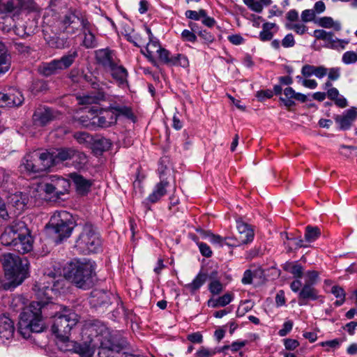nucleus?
<instances>
[{
  "label": "nucleus",
  "mask_w": 357,
  "mask_h": 357,
  "mask_svg": "<svg viewBox=\"0 0 357 357\" xmlns=\"http://www.w3.org/2000/svg\"><path fill=\"white\" fill-rule=\"evenodd\" d=\"M253 307L254 303L250 300H245L241 302L236 310V316L238 317L244 316L247 312L250 311Z\"/></svg>",
  "instance_id": "obj_46"
},
{
  "label": "nucleus",
  "mask_w": 357,
  "mask_h": 357,
  "mask_svg": "<svg viewBox=\"0 0 357 357\" xmlns=\"http://www.w3.org/2000/svg\"><path fill=\"white\" fill-rule=\"evenodd\" d=\"M43 33L44 38L50 47L62 48L64 47V40L56 36V34L55 33H54V36H52L50 34L47 33V31L44 30Z\"/></svg>",
  "instance_id": "obj_40"
},
{
  "label": "nucleus",
  "mask_w": 357,
  "mask_h": 357,
  "mask_svg": "<svg viewBox=\"0 0 357 357\" xmlns=\"http://www.w3.org/2000/svg\"><path fill=\"white\" fill-rule=\"evenodd\" d=\"M19 222L20 221H15L12 225L5 229L4 231L0 236V241L3 245L15 247V243L17 241V236L20 233V229L17 227Z\"/></svg>",
  "instance_id": "obj_22"
},
{
  "label": "nucleus",
  "mask_w": 357,
  "mask_h": 357,
  "mask_svg": "<svg viewBox=\"0 0 357 357\" xmlns=\"http://www.w3.org/2000/svg\"><path fill=\"white\" fill-rule=\"evenodd\" d=\"M77 56V51L71 50L59 59H54L49 63H44L40 68V73L46 77L56 74L61 70L70 68Z\"/></svg>",
  "instance_id": "obj_10"
},
{
  "label": "nucleus",
  "mask_w": 357,
  "mask_h": 357,
  "mask_svg": "<svg viewBox=\"0 0 357 357\" xmlns=\"http://www.w3.org/2000/svg\"><path fill=\"white\" fill-rule=\"evenodd\" d=\"M116 123V116L109 106L102 108L98 105L91 106V126L106 128Z\"/></svg>",
  "instance_id": "obj_9"
},
{
  "label": "nucleus",
  "mask_w": 357,
  "mask_h": 357,
  "mask_svg": "<svg viewBox=\"0 0 357 357\" xmlns=\"http://www.w3.org/2000/svg\"><path fill=\"white\" fill-rule=\"evenodd\" d=\"M58 348L64 352L79 354V357H89V343H78L69 340V335L63 338H57Z\"/></svg>",
  "instance_id": "obj_12"
},
{
  "label": "nucleus",
  "mask_w": 357,
  "mask_h": 357,
  "mask_svg": "<svg viewBox=\"0 0 357 357\" xmlns=\"http://www.w3.org/2000/svg\"><path fill=\"white\" fill-rule=\"evenodd\" d=\"M75 154V151L72 149H60L52 152H43L42 159L48 165V169L52 166L71 159Z\"/></svg>",
  "instance_id": "obj_13"
},
{
  "label": "nucleus",
  "mask_w": 357,
  "mask_h": 357,
  "mask_svg": "<svg viewBox=\"0 0 357 357\" xmlns=\"http://www.w3.org/2000/svg\"><path fill=\"white\" fill-rule=\"evenodd\" d=\"M319 26L331 29L333 28L334 30L338 31L341 30V24L339 22H335L331 17H322L317 21Z\"/></svg>",
  "instance_id": "obj_38"
},
{
  "label": "nucleus",
  "mask_w": 357,
  "mask_h": 357,
  "mask_svg": "<svg viewBox=\"0 0 357 357\" xmlns=\"http://www.w3.org/2000/svg\"><path fill=\"white\" fill-rule=\"evenodd\" d=\"M215 354V349H209L205 347H202L196 352L195 356L196 357H212Z\"/></svg>",
  "instance_id": "obj_60"
},
{
  "label": "nucleus",
  "mask_w": 357,
  "mask_h": 357,
  "mask_svg": "<svg viewBox=\"0 0 357 357\" xmlns=\"http://www.w3.org/2000/svg\"><path fill=\"white\" fill-rule=\"evenodd\" d=\"M102 251V241L100 232L91 225V253Z\"/></svg>",
  "instance_id": "obj_31"
},
{
  "label": "nucleus",
  "mask_w": 357,
  "mask_h": 357,
  "mask_svg": "<svg viewBox=\"0 0 357 357\" xmlns=\"http://www.w3.org/2000/svg\"><path fill=\"white\" fill-rule=\"evenodd\" d=\"M207 280V275L203 272H199L194 280L185 285V289L191 294H195L202 287Z\"/></svg>",
  "instance_id": "obj_30"
},
{
  "label": "nucleus",
  "mask_w": 357,
  "mask_h": 357,
  "mask_svg": "<svg viewBox=\"0 0 357 357\" xmlns=\"http://www.w3.org/2000/svg\"><path fill=\"white\" fill-rule=\"evenodd\" d=\"M87 21L81 18L75 11H68L61 15L59 20L52 26V31L56 34L65 33L67 34H74L77 31L87 29Z\"/></svg>",
  "instance_id": "obj_5"
},
{
  "label": "nucleus",
  "mask_w": 357,
  "mask_h": 357,
  "mask_svg": "<svg viewBox=\"0 0 357 357\" xmlns=\"http://www.w3.org/2000/svg\"><path fill=\"white\" fill-rule=\"evenodd\" d=\"M126 38L128 41L133 43L136 47L144 46L146 43V40H144L142 37L138 33H129L126 36Z\"/></svg>",
  "instance_id": "obj_53"
},
{
  "label": "nucleus",
  "mask_w": 357,
  "mask_h": 357,
  "mask_svg": "<svg viewBox=\"0 0 357 357\" xmlns=\"http://www.w3.org/2000/svg\"><path fill=\"white\" fill-rule=\"evenodd\" d=\"M5 277L8 282L3 283L6 290H12L22 283L28 275L29 261L26 257H20L11 253H6L0 257Z\"/></svg>",
  "instance_id": "obj_2"
},
{
  "label": "nucleus",
  "mask_w": 357,
  "mask_h": 357,
  "mask_svg": "<svg viewBox=\"0 0 357 357\" xmlns=\"http://www.w3.org/2000/svg\"><path fill=\"white\" fill-rule=\"evenodd\" d=\"M159 60L167 65H171L172 61V56L169 50L165 48L161 47L157 52Z\"/></svg>",
  "instance_id": "obj_50"
},
{
  "label": "nucleus",
  "mask_w": 357,
  "mask_h": 357,
  "mask_svg": "<svg viewBox=\"0 0 357 357\" xmlns=\"http://www.w3.org/2000/svg\"><path fill=\"white\" fill-rule=\"evenodd\" d=\"M24 98L19 91H13L8 93L0 92V107H17L22 104Z\"/></svg>",
  "instance_id": "obj_21"
},
{
  "label": "nucleus",
  "mask_w": 357,
  "mask_h": 357,
  "mask_svg": "<svg viewBox=\"0 0 357 357\" xmlns=\"http://www.w3.org/2000/svg\"><path fill=\"white\" fill-rule=\"evenodd\" d=\"M91 105L100 106L102 102L109 100V86L104 82V75L98 70L91 73Z\"/></svg>",
  "instance_id": "obj_7"
},
{
  "label": "nucleus",
  "mask_w": 357,
  "mask_h": 357,
  "mask_svg": "<svg viewBox=\"0 0 357 357\" xmlns=\"http://www.w3.org/2000/svg\"><path fill=\"white\" fill-rule=\"evenodd\" d=\"M112 146L110 140L102 136H95L91 138V150L93 157L91 156V165H93L96 168V180L97 181L92 182L91 181V188L94 190H100L102 187V166L105 159L102 156L103 153L107 151Z\"/></svg>",
  "instance_id": "obj_3"
},
{
  "label": "nucleus",
  "mask_w": 357,
  "mask_h": 357,
  "mask_svg": "<svg viewBox=\"0 0 357 357\" xmlns=\"http://www.w3.org/2000/svg\"><path fill=\"white\" fill-rule=\"evenodd\" d=\"M162 47L160 45V43L159 40L157 38H154L152 40H149V42L147 43L145 50H142V53L146 56L149 60L155 65L156 61L153 56L154 53H157L158 52V50L160 49Z\"/></svg>",
  "instance_id": "obj_29"
},
{
  "label": "nucleus",
  "mask_w": 357,
  "mask_h": 357,
  "mask_svg": "<svg viewBox=\"0 0 357 357\" xmlns=\"http://www.w3.org/2000/svg\"><path fill=\"white\" fill-rule=\"evenodd\" d=\"M63 275L78 288L86 289L89 278V264L79 261H70L63 268Z\"/></svg>",
  "instance_id": "obj_6"
},
{
  "label": "nucleus",
  "mask_w": 357,
  "mask_h": 357,
  "mask_svg": "<svg viewBox=\"0 0 357 357\" xmlns=\"http://www.w3.org/2000/svg\"><path fill=\"white\" fill-rule=\"evenodd\" d=\"M320 298L318 290L313 286L303 284L298 294V302L300 306L307 305L310 301H317Z\"/></svg>",
  "instance_id": "obj_23"
},
{
  "label": "nucleus",
  "mask_w": 357,
  "mask_h": 357,
  "mask_svg": "<svg viewBox=\"0 0 357 357\" xmlns=\"http://www.w3.org/2000/svg\"><path fill=\"white\" fill-rule=\"evenodd\" d=\"M17 6L15 0H8L6 2L0 0V14H9L17 12Z\"/></svg>",
  "instance_id": "obj_43"
},
{
  "label": "nucleus",
  "mask_w": 357,
  "mask_h": 357,
  "mask_svg": "<svg viewBox=\"0 0 357 357\" xmlns=\"http://www.w3.org/2000/svg\"><path fill=\"white\" fill-rule=\"evenodd\" d=\"M55 117V112L53 109L46 107H40L34 112L33 120L36 126H44L53 121Z\"/></svg>",
  "instance_id": "obj_19"
},
{
  "label": "nucleus",
  "mask_w": 357,
  "mask_h": 357,
  "mask_svg": "<svg viewBox=\"0 0 357 357\" xmlns=\"http://www.w3.org/2000/svg\"><path fill=\"white\" fill-rule=\"evenodd\" d=\"M70 186V183L68 179L57 175H52L45 181L41 188L46 194L60 199L61 195L68 192Z\"/></svg>",
  "instance_id": "obj_11"
},
{
  "label": "nucleus",
  "mask_w": 357,
  "mask_h": 357,
  "mask_svg": "<svg viewBox=\"0 0 357 357\" xmlns=\"http://www.w3.org/2000/svg\"><path fill=\"white\" fill-rule=\"evenodd\" d=\"M14 333L13 321L5 315L1 316L0 317V340L2 342L8 340L13 337Z\"/></svg>",
  "instance_id": "obj_25"
},
{
  "label": "nucleus",
  "mask_w": 357,
  "mask_h": 357,
  "mask_svg": "<svg viewBox=\"0 0 357 357\" xmlns=\"http://www.w3.org/2000/svg\"><path fill=\"white\" fill-rule=\"evenodd\" d=\"M96 264L91 262V284H100L105 280V277L98 275V273L96 272Z\"/></svg>",
  "instance_id": "obj_51"
},
{
  "label": "nucleus",
  "mask_w": 357,
  "mask_h": 357,
  "mask_svg": "<svg viewBox=\"0 0 357 357\" xmlns=\"http://www.w3.org/2000/svg\"><path fill=\"white\" fill-rule=\"evenodd\" d=\"M321 235L320 229L318 227L307 226L305 228V240L308 243L315 241Z\"/></svg>",
  "instance_id": "obj_42"
},
{
  "label": "nucleus",
  "mask_w": 357,
  "mask_h": 357,
  "mask_svg": "<svg viewBox=\"0 0 357 357\" xmlns=\"http://www.w3.org/2000/svg\"><path fill=\"white\" fill-rule=\"evenodd\" d=\"M315 13L313 10L306 9L301 13V20L303 22H311L314 19Z\"/></svg>",
  "instance_id": "obj_64"
},
{
  "label": "nucleus",
  "mask_w": 357,
  "mask_h": 357,
  "mask_svg": "<svg viewBox=\"0 0 357 357\" xmlns=\"http://www.w3.org/2000/svg\"><path fill=\"white\" fill-rule=\"evenodd\" d=\"M76 250L81 254L89 253V229L85 227L84 231L79 234L75 243Z\"/></svg>",
  "instance_id": "obj_27"
},
{
  "label": "nucleus",
  "mask_w": 357,
  "mask_h": 357,
  "mask_svg": "<svg viewBox=\"0 0 357 357\" xmlns=\"http://www.w3.org/2000/svg\"><path fill=\"white\" fill-rule=\"evenodd\" d=\"M171 66H181L184 68L189 67V61L188 57L183 54H177L172 56Z\"/></svg>",
  "instance_id": "obj_44"
},
{
  "label": "nucleus",
  "mask_w": 357,
  "mask_h": 357,
  "mask_svg": "<svg viewBox=\"0 0 357 357\" xmlns=\"http://www.w3.org/2000/svg\"><path fill=\"white\" fill-rule=\"evenodd\" d=\"M109 108L115 114V116H116V119L120 116H125L129 119H133V118H134V114L132 112V109L129 107L121 106L119 105H110Z\"/></svg>",
  "instance_id": "obj_37"
},
{
  "label": "nucleus",
  "mask_w": 357,
  "mask_h": 357,
  "mask_svg": "<svg viewBox=\"0 0 357 357\" xmlns=\"http://www.w3.org/2000/svg\"><path fill=\"white\" fill-rule=\"evenodd\" d=\"M331 293L337 298L334 304L336 306L342 305L345 301V293L344 289L339 286H333L331 289Z\"/></svg>",
  "instance_id": "obj_48"
},
{
  "label": "nucleus",
  "mask_w": 357,
  "mask_h": 357,
  "mask_svg": "<svg viewBox=\"0 0 357 357\" xmlns=\"http://www.w3.org/2000/svg\"><path fill=\"white\" fill-rule=\"evenodd\" d=\"M282 268L293 275L294 278H302L303 275L304 268L298 261H287Z\"/></svg>",
  "instance_id": "obj_35"
},
{
  "label": "nucleus",
  "mask_w": 357,
  "mask_h": 357,
  "mask_svg": "<svg viewBox=\"0 0 357 357\" xmlns=\"http://www.w3.org/2000/svg\"><path fill=\"white\" fill-rule=\"evenodd\" d=\"M96 62L105 70L112 66L117 59L114 52L109 48H102L94 52Z\"/></svg>",
  "instance_id": "obj_18"
},
{
  "label": "nucleus",
  "mask_w": 357,
  "mask_h": 357,
  "mask_svg": "<svg viewBox=\"0 0 357 357\" xmlns=\"http://www.w3.org/2000/svg\"><path fill=\"white\" fill-rule=\"evenodd\" d=\"M74 137L79 144H83L86 147H89V144L88 138L89 137V135L88 133L85 132H77L75 133Z\"/></svg>",
  "instance_id": "obj_58"
},
{
  "label": "nucleus",
  "mask_w": 357,
  "mask_h": 357,
  "mask_svg": "<svg viewBox=\"0 0 357 357\" xmlns=\"http://www.w3.org/2000/svg\"><path fill=\"white\" fill-rule=\"evenodd\" d=\"M236 227L238 231V238L231 240L232 243H226L229 246H239L243 244H247L253 241L254 230L252 227L242 220L236 221Z\"/></svg>",
  "instance_id": "obj_15"
},
{
  "label": "nucleus",
  "mask_w": 357,
  "mask_h": 357,
  "mask_svg": "<svg viewBox=\"0 0 357 357\" xmlns=\"http://www.w3.org/2000/svg\"><path fill=\"white\" fill-rule=\"evenodd\" d=\"M275 26L276 24L275 23H264L262 25V30L259 32V39L263 42L271 40L273 37V33L271 30Z\"/></svg>",
  "instance_id": "obj_39"
},
{
  "label": "nucleus",
  "mask_w": 357,
  "mask_h": 357,
  "mask_svg": "<svg viewBox=\"0 0 357 357\" xmlns=\"http://www.w3.org/2000/svg\"><path fill=\"white\" fill-rule=\"evenodd\" d=\"M305 277L304 284L314 287L319 279V273L317 271H307L305 274Z\"/></svg>",
  "instance_id": "obj_49"
},
{
  "label": "nucleus",
  "mask_w": 357,
  "mask_h": 357,
  "mask_svg": "<svg viewBox=\"0 0 357 357\" xmlns=\"http://www.w3.org/2000/svg\"><path fill=\"white\" fill-rule=\"evenodd\" d=\"M287 238L290 241L289 242V246L291 250H296L301 248H305L307 247L306 245L303 244V239L299 236V237H294L289 238L287 236V234H286Z\"/></svg>",
  "instance_id": "obj_54"
},
{
  "label": "nucleus",
  "mask_w": 357,
  "mask_h": 357,
  "mask_svg": "<svg viewBox=\"0 0 357 357\" xmlns=\"http://www.w3.org/2000/svg\"><path fill=\"white\" fill-rule=\"evenodd\" d=\"M71 178L75 185L77 192L81 195H86L89 190V181L77 174H71Z\"/></svg>",
  "instance_id": "obj_34"
},
{
  "label": "nucleus",
  "mask_w": 357,
  "mask_h": 357,
  "mask_svg": "<svg viewBox=\"0 0 357 357\" xmlns=\"http://www.w3.org/2000/svg\"><path fill=\"white\" fill-rule=\"evenodd\" d=\"M169 182L167 181H161L157 183L155 185L153 192L147 197L146 201L151 204L158 202L167 194V188Z\"/></svg>",
  "instance_id": "obj_26"
},
{
  "label": "nucleus",
  "mask_w": 357,
  "mask_h": 357,
  "mask_svg": "<svg viewBox=\"0 0 357 357\" xmlns=\"http://www.w3.org/2000/svg\"><path fill=\"white\" fill-rule=\"evenodd\" d=\"M283 93L284 97H280V100L287 108L295 106V100L301 102H305L307 100L306 95L296 92L295 90L290 86L286 87L284 89Z\"/></svg>",
  "instance_id": "obj_17"
},
{
  "label": "nucleus",
  "mask_w": 357,
  "mask_h": 357,
  "mask_svg": "<svg viewBox=\"0 0 357 357\" xmlns=\"http://www.w3.org/2000/svg\"><path fill=\"white\" fill-rule=\"evenodd\" d=\"M20 229L18 238L15 243L14 249L19 252L26 253L32 250V243L29 235V230L24 222H19L17 225Z\"/></svg>",
  "instance_id": "obj_16"
},
{
  "label": "nucleus",
  "mask_w": 357,
  "mask_h": 357,
  "mask_svg": "<svg viewBox=\"0 0 357 357\" xmlns=\"http://www.w3.org/2000/svg\"><path fill=\"white\" fill-rule=\"evenodd\" d=\"M181 38L185 41L195 43L197 41V36L192 31L184 29L181 33Z\"/></svg>",
  "instance_id": "obj_63"
},
{
  "label": "nucleus",
  "mask_w": 357,
  "mask_h": 357,
  "mask_svg": "<svg viewBox=\"0 0 357 357\" xmlns=\"http://www.w3.org/2000/svg\"><path fill=\"white\" fill-rule=\"evenodd\" d=\"M105 71L109 72L112 78L121 86L128 85V71L116 60L112 66H110Z\"/></svg>",
  "instance_id": "obj_20"
},
{
  "label": "nucleus",
  "mask_w": 357,
  "mask_h": 357,
  "mask_svg": "<svg viewBox=\"0 0 357 357\" xmlns=\"http://www.w3.org/2000/svg\"><path fill=\"white\" fill-rule=\"evenodd\" d=\"M10 68V56L5 45L0 42V75L6 73Z\"/></svg>",
  "instance_id": "obj_32"
},
{
  "label": "nucleus",
  "mask_w": 357,
  "mask_h": 357,
  "mask_svg": "<svg viewBox=\"0 0 357 357\" xmlns=\"http://www.w3.org/2000/svg\"><path fill=\"white\" fill-rule=\"evenodd\" d=\"M342 61L349 65L357 62V50L356 51H347L342 56Z\"/></svg>",
  "instance_id": "obj_52"
},
{
  "label": "nucleus",
  "mask_w": 357,
  "mask_h": 357,
  "mask_svg": "<svg viewBox=\"0 0 357 357\" xmlns=\"http://www.w3.org/2000/svg\"><path fill=\"white\" fill-rule=\"evenodd\" d=\"M77 322L78 316L76 313L66 311L65 313L56 314L54 317L52 331L56 338L66 337Z\"/></svg>",
  "instance_id": "obj_8"
},
{
  "label": "nucleus",
  "mask_w": 357,
  "mask_h": 357,
  "mask_svg": "<svg viewBox=\"0 0 357 357\" xmlns=\"http://www.w3.org/2000/svg\"><path fill=\"white\" fill-rule=\"evenodd\" d=\"M208 236L211 243L220 247L223 246V245H227L226 243H232L231 240H233V238L231 237L223 238L220 235H216L212 233L208 234Z\"/></svg>",
  "instance_id": "obj_45"
},
{
  "label": "nucleus",
  "mask_w": 357,
  "mask_h": 357,
  "mask_svg": "<svg viewBox=\"0 0 357 357\" xmlns=\"http://www.w3.org/2000/svg\"><path fill=\"white\" fill-rule=\"evenodd\" d=\"M243 3L252 10L258 13L263 11L264 6H268L271 3V0H243Z\"/></svg>",
  "instance_id": "obj_36"
},
{
  "label": "nucleus",
  "mask_w": 357,
  "mask_h": 357,
  "mask_svg": "<svg viewBox=\"0 0 357 357\" xmlns=\"http://www.w3.org/2000/svg\"><path fill=\"white\" fill-rule=\"evenodd\" d=\"M286 27L287 29L294 31L299 35L304 34L307 30V27L305 24L301 23L287 24Z\"/></svg>",
  "instance_id": "obj_55"
},
{
  "label": "nucleus",
  "mask_w": 357,
  "mask_h": 357,
  "mask_svg": "<svg viewBox=\"0 0 357 357\" xmlns=\"http://www.w3.org/2000/svg\"><path fill=\"white\" fill-rule=\"evenodd\" d=\"M357 112L356 108L351 107L346 110L342 115H337L335 117V122L339 125L340 129L349 130L352 123L356 121Z\"/></svg>",
  "instance_id": "obj_24"
},
{
  "label": "nucleus",
  "mask_w": 357,
  "mask_h": 357,
  "mask_svg": "<svg viewBox=\"0 0 357 357\" xmlns=\"http://www.w3.org/2000/svg\"><path fill=\"white\" fill-rule=\"evenodd\" d=\"M24 304L22 296H15L11 301V307L15 311L22 309L18 323V332L24 339H29L32 333H38L44 330L42 310L47 303L33 301L26 307H24Z\"/></svg>",
  "instance_id": "obj_1"
},
{
  "label": "nucleus",
  "mask_w": 357,
  "mask_h": 357,
  "mask_svg": "<svg viewBox=\"0 0 357 357\" xmlns=\"http://www.w3.org/2000/svg\"><path fill=\"white\" fill-rule=\"evenodd\" d=\"M295 40L292 33L287 34L282 40L281 44L284 48L292 47L295 45Z\"/></svg>",
  "instance_id": "obj_62"
},
{
  "label": "nucleus",
  "mask_w": 357,
  "mask_h": 357,
  "mask_svg": "<svg viewBox=\"0 0 357 357\" xmlns=\"http://www.w3.org/2000/svg\"><path fill=\"white\" fill-rule=\"evenodd\" d=\"M17 12L20 10H24L29 12H37L39 10V7L33 1V0H17Z\"/></svg>",
  "instance_id": "obj_41"
},
{
  "label": "nucleus",
  "mask_w": 357,
  "mask_h": 357,
  "mask_svg": "<svg viewBox=\"0 0 357 357\" xmlns=\"http://www.w3.org/2000/svg\"><path fill=\"white\" fill-rule=\"evenodd\" d=\"M209 291L213 295H218L222 291V284L218 280H213L208 285Z\"/></svg>",
  "instance_id": "obj_56"
},
{
  "label": "nucleus",
  "mask_w": 357,
  "mask_h": 357,
  "mask_svg": "<svg viewBox=\"0 0 357 357\" xmlns=\"http://www.w3.org/2000/svg\"><path fill=\"white\" fill-rule=\"evenodd\" d=\"M11 201L13 204V206L18 211H23L26 207V198L25 197V195H22V193H20V195H14L11 198Z\"/></svg>",
  "instance_id": "obj_47"
},
{
  "label": "nucleus",
  "mask_w": 357,
  "mask_h": 357,
  "mask_svg": "<svg viewBox=\"0 0 357 357\" xmlns=\"http://www.w3.org/2000/svg\"><path fill=\"white\" fill-rule=\"evenodd\" d=\"M127 346L128 342L126 338L120 336H115L112 337L109 341V344L105 347L108 348L109 351L119 353L126 349Z\"/></svg>",
  "instance_id": "obj_33"
},
{
  "label": "nucleus",
  "mask_w": 357,
  "mask_h": 357,
  "mask_svg": "<svg viewBox=\"0 0 357 357\" xmlns=\"http://www.w3.org/2000/svg\"><path fill=\"white\" fill-rule=\"evenodd\" d=\"M49 226L56 236V243H59L71 235L75 222L70 213L66 211H60L54 213L50 218Z\"/></svg>",
  "instance_id": "obj_4"
},
{
  "label": "nucleus",
  "mask_w": 357,
  "mask_h": 357,
  "mask_svg": "<svg viewBox=\"0 0 357 357\" xmlns=\"http://www.w3.org/2000/svg\"><path fill=\"white\" fill-rule=\"evenodd\" d=\"M22 165L24 169L31 173H37L48 169V165L42 159V153L34 151L27 154L23 159Z\"/></svg>",
  "instance_id": "obj_14"
},
{
  "label": "nucleus",
  "mask_w": 357,
  "mask_h": 357,
  "mask_svg": "<svg viewBox=\"0 0 357 357\" xmlns=\"http://www.w3.org/2000/svg\"><path fill=\"white\" fill-rule=\"evenodd\" d=\"M348 40L344 39H339L337 38H335V43H333L331 45H329V48L337 50H342L345 49L346 45L349 43Z\"/></svg>",
  "instance_id": "obj_59"
},
{
  "label": "nucleus",
  "mask_w": 357,
  "mask_h": 357,
  "mask_svg": "<svg viewBox=\"0 0 357 357\" xmlns=\"http://www.w3.org/2000/svg\"><path fill=\"white\" fill-rule=\"evenodd\" d=\"M109 303V294L102 290L95 289L91 291V306L97 307Z\"/></svg>",
  "instance_id": "obj_28"
},
{
  "label": "nucleus",
  "mask_w": 357,
  "mask_h": 357,
  "mask_svg": "<svg viewBox=\"0 0 357 357\" xmlns=\"http://www.w3.org/2000/svg\"><path fill=\"white\" fill-rule=\"evenodd\" d=\"M219 305L220 307H225L227 305L229 304L234 299V294L231 293H226L222 296L218 298Z\"/></svg>",
  "instance_id": "obj_61"
},
{
  "label": "nucleus",
  "mask_w": 357,
  "mask_h": 357,
  "mask_svg": "<svg viewBox=\"0 0 357 357\" xmlns=\"http://www.w3.org/2000/svg\"><path fill=\"white\" fill-rule=\"evenodd\" d=\"M327 75L329 80L336 81L340 77L341 69L339 67L329 68Z\"/></svg>",
  "instance_id": "obj_57"
}]
</instances>
